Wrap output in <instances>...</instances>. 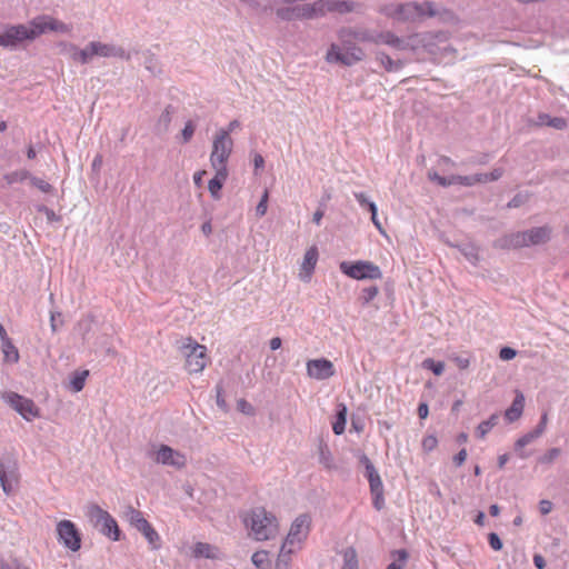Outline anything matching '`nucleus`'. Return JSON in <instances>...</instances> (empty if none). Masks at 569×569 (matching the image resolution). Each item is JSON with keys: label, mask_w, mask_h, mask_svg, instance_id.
<instances>
[{"label": "nucleus", "mask_w": 569, "mask_h": 569, "mask_svg": "<svg viewBox=\"0 0 569 569\" xmlns=\"http://www.w3.org/2000/svg\"><path fill=\"white\" fill-rule=\"evenodd\" d=\"M251 560L257 568L264 569L270 563L269 552L264 550L257 551L252 555Z\"/></svg>", "instance_id": "obj_36"}, {"label": "nucleus", "mask_w": 569, "mask_h": 569, "mask_svg": "<svg viewBox=\"0 0 569 569\" xmlns=\"http://www.w3.org/2000/svg\"><path fill=\"white\" fill-rule=\"evenodd\" d=\"M140 520H146L140 511H132L131 523L137 528Z\"/></svg>", "instance_id": "obj_57"}, {"label": "nucleus", "mask_w": 569, "mask_h": 569, "mask_svg": "<svg viewBox=\"0 0 569 569\" xmlns=\"http://www.w3.org/2000/svg\"><path fill=\"white\" fill-rule=\"evenodd\" d=\"M525 408V396L522 392L517 391L516 397L511 403V406L506 410L505 417L509 422H513L518 420Z\"/></svg>", "instance_id": "obj_22"}, {"label": "nucleus", "mask_w": 569, "mask_h": 569, "mask_svg": "<svg viewBox=\"0 0 569 569\" xmlns=\"http://www.w3.org/2000/svg\"><path fill=\"white\" fill-rule=\"evenodd\" d=\"M498 416L492 415L488 420L480 422L476 429L478 438L483 439L487 433L497 425Z\"/></svg>", "instance_id": "obj_33"}, {"label": "nucleus", "mask_w": 569, "mask_h": 569, "mask_svg": "<svg viewBox=\"0 0 569 569\" xmlns=\"http://www.w3.org/2000/svg\"><path fill=\"white\" fill-rule=\"evenodd\" d=\"M36 38L31 22L29 26H12L4 31L6 47H14L23 40H33Z\"/></svg>", "instance_id": "obj_14"}, {"label": "nucleus", "mask_w": 569, "mask_h": 569, "mask_svg": "<svg viewBox=\"0 0 569 569\" xmlns=\"http://www.w3.org/2000/svg\"><path fill=\"white\" fill-rule=\"evenodd\" d=\"M89 376L88 370L77 371L70 380V387L73 392H79L83 389L86 379Z\"/></svg>", "instance_id": "obj_34"}, {"label": "nucleus", "mask_w": 569, "mask_h": 569, "mask_svg": "<svg viewBox=\"0 0 569 569\" xmlns=\"http://www.w3.org/2000/svg\"><path fill=\"white\" fill-rule=\"evenodd\" d=\"M91 49L93 52V56L109 58V57H119V58H126L128 59L129 56L126 53V51L121 48H116L111 44L102 43L93 41L91 42Z\"/></svg>", "instance_id": "obj_20"}, {"label": "nucleus", "mask_w": 569, "mask_h": 569, "mask_svg": "<svg viewBox=\"0 0 569 569\" xmlns=\"http://www.w3.org/2000/svg\"><path fill=\"white\" fill-rule=\"evenodd\" d=\"M395 555L398 557L399 562H391L387 569H402L405 562L407 561L408 553L406 550H397Z\"/></svg>", "instance_id": "obj_44"}, {"label": "nucleus", "mask_w": 569, "mask_h": 569, "mask_svg": "<svg viewBox=\"0 0 569 569\" xmlns=\"http://www.w3.org/2000/svg\"><path fill=\"white\" fill-rule=\"evenodd\" d=\"M371 221L381 234H386L385 229L382 228L381 222L378 219L377 212L375 213V216L373 213L371 214Z\"/></svg>", "instance_id": "obj_59"}, {"label": "nucleus", "mask_w": 569, "mask_h": 569, "mask_svg": "<svg viewBox=\"0 0 569 569\" xmlns=\"http://www.w3.org/2000/svg\"><path fill=\"white\" fill-rule=\"evenodd\" d=\"M0 569H30V568H28L27 566H24L18 561H12V562L1 563Z\"/></svg>", "instance_id": "obj_53"}, {"label": "nucleus", "mask_w": 569, "mask_h": 569, "mask_svg": "<svg viewBox=\"0 0 569 569\" xmlns=\"http://www.w3.org/2000/svg\"><path fill=\"white\" fill-rule=\"evenodd\" d=\"M268 199H269V192H268V190H264L259 203L256 207V214L258 217H263L267 213Z\"/></svg>", "instance_id": "obj_43"}, {"label": "nucleus", "mask_w": 569, "mask_h": 569, "mask_svg": "<svg viewBox=\"0 0 569 569\" xmlns=\"http://www.w3.org/2000/svg\"><path fill=\"white\" fill-rule=\"evenodd\" d=\"M517 356V351L510 347H503L499 351V357L503 361H509Z\"/></svg>", "instance_id": "obj_47"}, {"label": "nucleus", "mask_w": 569, "mask_h": 569, "mask_svg": "<svg viewBox=\"0 0 569 569\" xmlns=\"http://www.w3.org/2000/svg\"><path fill=\"white\" fill-rule=\"evenodd\" d=\"M358 556L355 548H348L343 551V567L342 569H358Z\"/></svg>", "instance_id": "obj_32"}, {"label": "nucleus", "mask_w": 569, "mask_h": 569, "mask_svg": "<svg viewBox=\"0 0 569 569\" xmlns=\"http://www.w3.org/2000/svg\"><path fill=\"white\" fill-rule=\"evenodd\" d=\"M377 60L380 62V64L387 70V71H397L401 69L402 63L400 61H393L388 54L386 53H378Z\"/></svg>", "instance_id": "obj_35"}, {"label": "nucleus", "mask_w": 569, "mask_h": 569, "mask_svg": "<svg viewBox=\"0 0 569 569\" xmlns=\"http://www.w3.org/2000/svg\"><path fill=\"white\" fill-rule=\"evenodd\" d=\"M206 174V171L204 170H201V171H197L194 174H193V181H194V184L197 187H200L202 184V178L203 176Z\"/></svg>", "instance_id": "obj_60"}, {"label": "nucleus", "mask_w": 569, "mask_h": 569, "mask_svg": "<svg viewBox=\"0 0 569 569\" xmlns=\"http://www.w3.org/2000/svg\"><path fill=\"white\" fill-rule=\"evenodd\" d=\"M536 127H551L557 130H563L567 128V120L561 117H551L548 113H539L537 121L533 123Z\"/></svg>", "instance_id": "obj_23"}, {"label": "nucleus", "mask_w": 569, "mask_h": 569, "mask_svg": "<svg viewBox=\"0 0 569 569\" xmlns=\"http://www.w3.org/2000/svg\"><path fill=\"white\" fill-rule=\"evenodd\" d=\"M59 541L68 549L78 551L81 548V537L76 525L70 520H61L57 525Z\"/></svg>", "instance_id": "obj_11"}, {"label": "nucleus", "mask_w": 569, "mask_h": 569, "mask_svg": "<svg viewBox=\"0 0 569 569\" xmlns=\"http://www.w3.org/2000/svg\"><path fill=\"white\" fill-rule=\"evenodd\" d=\"M429 415V408L428 405L422 402L418 407V416L420 419H426Z\"/></svg>", "instance_id": "obj_55"}, {"label": "nucleus", "mask_w": 569, "mask_h": 569, "mask_svg": "<svg viewBox=\"0 0 569 569\" xmlns=\"http://www.w3.org/2000/svg\"><path fill=\"white\" fill-rule=\"evenodd\" d=\"M378 293H379V289L376 286L366 288L363 290L365 302L366 303L370 302L371 300H373L378 296Z\"/></svg>", "instance_id": "obj_48"}, {"label": "nucleus", "mask_w": 569, "mask_h": 569, "mask_svg": "<svg viewBox=\"0 0 569 569\" xmlns=\"http://www.w3.org/2000/svg\"><path fill=\"white\" fill-rule=\"evenodd\" d=\"M307 373L310 378L326 380L335 375V367L328 359H312L307 362Z\"/></svg>", "instance_id": "obj_16"}, {"label": "nucleus", "mask_w": 569, "mask_h": 569, "mask_svg": "<svg viewBox=\"0 0 569 569\" xmlns=\"http://www.w3.org/2000/svg\"><path fill=\"white\" fill-rule=\"evenodd\" d=\"M502 169L496 168L489 173H478L475 176H455L456 184L471 187L477 183L496 181L502 176Z\"/></svg>", "instance_id": "obj_17"}, {"label": "nucleus", "mask_w": 569, "mask_h": 569, "mask_svg": "<svg viewBox=\"0 0 569 569\" xmlns=\"http://www.w3.org/2000/svg\"><path fill=\"white\" fill-rule=\"evenodd\" d=\"M19 472L17 467L14 466L11 470H3L2 465H0V485L6 495L12 493L19 485Z\"/></svg>", "instance_id": "obj_19"}, {"label": "nucleus", "mask_w": 569, "mask_h": 569, "mask_svg": "<svg viewBox=\"0 0 569 569\" xmlns=\"http://www.w3.org/2000/svg\"><path fill=\"white\" fill-rule=\"evenodd\" d=\"M216 171L214 177L209 181L208 189L214 199L220 198V190L222 189L228 176V169H213Z\"/></svg>", "instance_id": "obj_21"}, {"label": "nucleus", "mask_w": 569, "mask_h": 569, "mask_svg": "<svg viewBox=\"0 0 569 569\" xmlns=\"http://www.w3.org/2000/svg\"><path fill=\"white\" fill-rule=\"evenodd\" d=\"M560 453L561 450L559 448H552L541 456L538 461L542 465H550L560 456Z\"/></svg>", "instance_id": "obj_41"}, {"label": "nucleus", "mask_w": 569, "mask_h": 569, "mask_svg": "<svg viewBox=\"0 0 569 569\" xmlns=\"http://www.w3.org/2000/svg\"><path fill=\"white\" fill-rule=\"evenodd\" d=\"M467 450L466 449H461L455 457H453V463L457 466V467H460L465 463L466 459H467Z\"/></svg>", "instance_id": "obj_51"}, {"label": "nucleus", "mask_w": 569, "mask_h": 569, "mask_svg": "<svg viewBox=\"0 0 569 569\" xmlns=\"http://www.w3.org/2000/svg\"><path fill=\"white\" fill-rule=\"evenodd\" d=\"M31 26L33 27L36 37H39L48 31L60 33H69L71 31V28L68 24L57 20L51 16L37 17L31 20Z\"/></svg>", "instance_id": "obj_12"}, {"label": "nucleus", "mask_w": 569, "mask_h": 569, "mask_svg": "<svg viewBox=\"0 0 569 569\" xmlns=\"http://www.w3.org/2000/svg\"><path fill=\"white\" fill-rule=\"evenodd\" d=\"M323 218V211L321 210H317L315 213H313V217H312V220L316 224H320L321 220Z\"/></svg>", "instance_id": "obj_64"}, {"label": "nucleus", "mask_w": 569, "mask_h": 569, "mask_svg": "<svg viewBox=\"0 0 569 569\" xmlns=\"http://www.w3.org/2000/svg\"><path fill=\"white\" fill-rule=\"evenodd\" d=\"M1 349L3 352L4 360L7 362L17 363L19 361V351L11 340H6L4 343L2 342Z\"/></svg>", "instance_id": "obj_30"}, {"label": "nucleus", "mask_w": 569, "mask_h": 569, "mask_svg": "<svg viewBox=\"0 0 569 569\" xmlns=\"http://www.w3.org/2000/svg\"><path fill=\"white\" fill-rule=\"evenodd\" d=\"M239 127H240V122L238 120H232L231 122H229V124L226 129H220L219 131L228 132V137H230L231 132H233Z\"/></svg>", "instance_id": "obj_56"}, {"label": "nucleus", "mask_w": 569, "mask_h": 569, "mask_svg": "<svg viewBox=\"0 0 569 569\" xmlns=\"http://www.w3.org/2000/svg\"><path fill=\"white\" fill-rule=\"evenodd\" d=\"M192 552L196 558L214 559L219 557L218 548L206 542H197L193 547Z\"/></svg>", "instance_id": "obj_26"}, {"label": "nucleus", "mask_w": 569, "mask_h": 569, "mask_svg": "<svg viewBox=\"0 0 569 569\" xmlns=\"http://www.w3.org/2000/svg\"><path fill=\"white\" fill-rule=\"evenodd\" d=\"M274 6L281 20L312 19L327 11L343 13L355 8L353 3L345 0H277Z\"/></svg>", "instance_id": "obj_2"}, {"label": "nucleus", "mask_w": 569, "mask_h": 569, "mask_svg": "<svg viewBox=\"0 0 569 569\" xmlns=\"http://www.w3.org/2000/svg\"><path fill=\"white\" fill-rule=\"evenodd\" d=\"M194 124L191 121H188L182 130V138L184 142L190 141L194 133Z\"/></svg>", "instance_id": "obj_49"}, {"label": "nucleus", "mask_w": 569, "mask_h": 569, "mask_svg": "<svg viewBox=\"0 0 569 569\" xmlns=\"http://www.w3.org/2000/svg\"><path fill=\"white\" fill-rule=\"evenodd\" d=\"M550 233L551 230L548 227L532 228L528 231L511 234L508 244L512 248L542 244L550 239Z\"/></svg>", "instance_id": "obj_9"}, {"label": "nucleus", "mask_w": 569, "mask_h": 569, "mask_svg": "<svg viewBox=\"0 0 569 569\" xmlns=\"http://www.w3.org/2000/svg\"><path fill=\"white\" fill-rule=\"evenodd\" d=\"M341 47L332 43L327 51L326 60L329 63H341L352 66L365 58V51L356 46V42L385 43L397 49H403V41L390 32L370 34L368 31H355L341 29L339 31Z\"/></svg>", "instance_id": "obj_1"}, {"label": "nucleus", "mask_w": 569, "mask_h": 569, "mask_svg": "<svg viewBox=\"0 0 569 569\" xmlns=\"http://www.w3.org/2000/svg\"><path fill=\"white\" fill-rule=\"evenodd\" d=\"M233 149V140L228 132L217 131L212 140L210 164L213 169H228V160Z\"/></svg>", "instance_id": "obj_6"}, {"label": "nucleus", "mask_w": 569, "mask_h": 569, "mask_svg": "<svg viewBox=\"0 0 569 569\" xmlns=\"http://www.w3.org/2000/svg\"><path fill=\"white\" fill-rule=\"evenodd\" d=\"M541 436V429H535L528 433H526L525 436L520 437L516 443H515V448L517 451H519V457L525 459L528 457V455L522 450V448H525L527 445H529L530 442H532L533 440H536L537 438H539Z\"/></svg>", "instance_id": "obj_29"}, {"label": "nucleus", "mask_w": 569, "mask_h": 569, "mask_svg": "<svg viewBox=\"0 0 569 569\" xmlns=\"http://www.w3.org/2000/svg\"><path fill=\"white\" fill-rule=\"evenodd\" d=\"M154 461L180 469L186 466L187 459L183 453L173 450L169 446L161 445L156 452Z\"/></svg>", "instance_id": "obj_15"}, {"label": "nucleus", "mask_w": 569, "mask_h": 569, "mask_svg": "<svg viewBox=\"0 0 569 569\" xmlns=\"http://www.w3.org/2000/svg\"><path fill=\"white\" fill-rule=\"evenodd\" d=\"M488 541H489L490 547L496 551H498L502 548V542H501L499 536L495 532L489 533Z\"/></svg>", "instance_id": "obj_50"}, {"label": "nucleus", "mask_w": 569, "mask_h": 569, "mask_svg": "<svg viewBox=\"0 0 569 569\" xmlns=\"http://www.w3.org/2000/svg\"><path fill=\"white\" fill-rule=\"evenodd\" d=\"M437 446H438V439L433 435L426 436L421 441V447H422L423 451H426V452H430V451L435 450L437 448Z\"/></svg>", "instance_id": "obj_42"}, {"label": "nucleus", "mask_w": 569, "mask_h": 569, "mask_svg": "<svg viewBox=\"0 0 569 569\" xmlns=\"http://www.w3.org/2000/svg\"><path fill=\"white\" fill-rule=\"evenodd\" d=\"M339 407L340 409L337 412L336 421L332 425V430L336 435L345 432L347 421V407L345 405H340Z\"/></svg>", "instance_id": "obj_31"}, {"label": "nucleus", "mask_w": 569, "mask_h": 569, "mask_svg": "<svg viewBox=\"0 0 569 569\" xmlns=\"http://www.w3.org/2000/svg\"><path fill=\"white\" fill-rule=\"evenodd\" d=\"M93 57L94 56L91 49V42L84 49L76 51L72 56L73 60L79 61L81 63L89 62Z\"/></svg>", "instance_id": "obj_39"}, {"label": "nucleus", "mask_w": 569, "mask_h": 569, "mask_svg": "<svg viewBox=\"0 0 569 569\" xmlns=\"http://www.w3.org/2000/svg\"><path fill=\"white\" fill-rule=\"evenodd\" d=\"M137 529L146 537L153 549L159 548L160 537L148 520H140Z\"/></svg>", "instance_id": "obj_25"}, {"label": "nucleus", "mask_w": 569, "mask_h": 569, "mask_svg": "<svg viewBox=\"0 0 569 569\" xmlns=\"http://www.w3.org/2000/svg\"><path fill=\"white\" fill-rule=\"evenodd\" d=\"M312 518L309 513H301L291 522L288 535L283 541L287 547L300 550L311 530Z\"/></svg>", "instance_id": "obj_8"}, {"label": "nucleus", "mask_w": 569, "mask_h": 569, "mask_svg": "<svg viewBox=\"0 0 569 569\" xmlns=\"http://www.w3.org/2000/svg\"><path fill=\"white\" fill-rule=\"evenodd\" d=\"M367 477L370 485V491L372 495V502L377 510H381L385 505L383 497V485L381 478L375 467L368 462L367 467Z\"/></svg>", "instance_id": "obj_13"}, {"label": "nucleus", "mask_w": 569, "mask_h": 569, "mask_svg": "<svg viewBox=\"0 0 569 569\" xmlns=\"http://www.w3.org/2000/svg\"><path fill=\"white\" fill-rule=\"evenodd\" d=\"M425 369L431 370L436 376H441L445 370V363L441 361H435L431 358H427L422 361Z\"/></svg>", "instance_id": "obj_40"}, {"label": "nucleus", "mask_w": 569, "mask_h": 569, "mask_svg": "<svg viewBox=\"0 0 569 569\" xmlns=\"http://www.w3.org/2000/svg\"><path fill=\"white\" fill-rule=\"evenodd\" d=\"M181 351L186 358V369L189 373H200L207 367L210 358L207 348L191 337L184 339Z\"/></svg>", "instance_id": "obj_5"}, {"label": "nucleus", "mask_w": 569, "mask_h": 569, "mask_svg": "<svg viewBox=\"0 0 569 569\" xmlns=\"http://www.w3.org/2000/svg\"><path fill=\"white\" fill-rule=\"evenodd\" d=\"M355 197H356V199H357V201L359 202V204H360V206H362V207H367V204H368V202H369V201H368V199L366 198L365 193H362V192H357V193H355Z\"/></svg>", "instance_id": "obj_61"}, {"label": "nucleus", "mask_w": 569, "mask_h": 569, "mask_svg": "<svg viewBox=\"0 0 569 569\" xmlns=\"http://www.w3.org/2000/svg\"><path fill=\"white\" fill-rule=\"evenodd\" d=\"M451 360L456 363V366L460 369V370H466L469 368L470 366V357L469 356H461V355H456V356H452L451 357Z\"/></svg>", "instance_id": "obj_46"}, {"label": "nucleus", "mask_w": 569, "mask_h": 569, "mask_svg": "<svg viewBox=\"0 0 569 569\" xmlns=\"http://www.w3.org/2000/svg\"><path fill=\"white\" fill-rule=\"evenodd\" d=\"M297 551V549L287 547L282 543L274 569H289L291 565V556Z\"/></svg>", "instance_id": "obj_28"}, {"label": "nucleus", "mask_w": 569, "mask_h": 569, "mask_svg": "<svg viewBox=\"0 0 569 569\" xmlns=\"http://www.w3.org/2000/svg\"><path fill=\"white\" fill-rule=\"evenodd\" d=\"M552 509V503L549 500H541L539 502V510L542 515H548Z\"/></svg>", "instance_id": "obj_54"}, {"label": "nucleus", "mask_w": 569, "mask_h": 569, "mask_svg": "<svg viewBox=\"0 0 569 569\" xmlns=\"http://www.w3.org/2000/svg\"><path fill=\"white\" fill-rule=\"evenodd\" d=\"M86 515L89 521L94 526L99 527L103 520H109V512L100 508L98 505L92 503L87 507Z\"/></svg>", "instance_id": "obj_24"}, {"label": "nucleus", "mask_w": 569, "mask_h": 569, "mask_svg": "<svg viewBox=\"0 0 569 569\" xmlns=\"http://www.w3.org/2000/svg\"><path fill=\"white\" fill-rule=\"evenodd\" d=\"M281 343H282L281 339L279 337H274L270 340V348L272 350H277L281 347Z\"/></svg>", "instance_id": "obj_63"}, {"label": "nucleus", "mask_w": 569, "mask_h": 569, "mask_svg": "<svg viewBox=\"0 0 569 569\" xmlns=\"http://www.w3.org/2000/svg\"><path fill=\"white\" fill-rule=\"evenodd\" d=\"M428 178H429V180L438 183L441 187H449V186L456 184L455 176L447 178V177H442V176L438 174L436 171H429Z\"/></svg>", "instance_id": "obj_38"}, {"label": "nucleus", "mask_w": 569, "mask_h": 569, "mask_svg": "<svg viewBox=\"0 0 569 569\" xmlns=\"http://www.w3.org/2000/svg\"><path fill=\"white\" fill-rule=\"evenodd\" d=\"M253 163L256 169L262 168L264 166V160L261 154H256L253 158Z\"/></svg>", "instance_id": "obj_62"}, {"label": "nucleus", "mask_w": 569, "mask_h": 569, "mask_svg": "<svg viewBox=\"0 0 569 569\" xmlns=\"http://www.w3.org/2000/svg\"><path fill=\"white\" fill-rule=\"evenodd\" d=\"M29 178V172L27 170H18L10 173L4 174L3 179L7 184H13L17 182H22Z\"/></svg>", "instance_id": "obj_37"}, {"label": "nucleus", "mask_w": 569, "mask_h": 569, "mask_svg": "<svg viewBox=\"0 0 569 569\" xmlns=\"http://www.w3.org/2000/svg\"><path fill=\"white\" fill-rule=\"evenodd\" d=\"M30 182L33 187L38 188L40 191H42L44 193H49L53 190L52 186L49 182H47L40 178L32 177L30 179Z\"/></svg>", "instance_id": "obj_45"}, {"label": "nucleus", "mask_w": 569, "mask_h": 569, "mask_svg": "<svg viewBox=\"0 0 569 569\" xmlns=\"http://www.w3.org/2000/svg\"><path fill=\"white\" fill-rule=\"evenodd\" d=\"M243 521L250 535L258 541L272 539L279 532L277 517L262 507L250 510Z\"/></svg>", "instance_id": "obj_3"}, {"label": "nucleus", "mask_w": 569, "mask_h": 569, "mask_svg": "<svg viewBox=\"0 0 569 569\" xmlns=\"http://www.w3.org/2000/svg\"><path fill=\"white\" fill-rule=\"evenodd\" d=\"M385 12L387 16L398 21H416L427 17H433L437 13L431 2H410L397 7H386Z\"/></svg>", "instance_id": "obj_4"}, {"label": "nucleus", "mask_w": 569, "mask_h": 569, "mask_svg": "<svg viewBox=\"0 0 569 569\" xmlns=\"http://www.w3.org/2000/svg\"><path fill=\"white\" fill-rule=\"evenodd\" d=\"M339 268L343 274L355 280H377L382 278V271L379 266L368 260L343 261Z\"/></svg>", "instance_id": "obj_7"}, {"label": "nucleus", "mask_w": 569, "mask_h": 569, "mask_svg": "<svg viewBox=\"0 0 569 569\" xmlns=\"http://www.w3.org/2000/svg\"><path fill=\"white\" fill-rule=\"evenodd\" d=\"M109 519H110V522H109V520H103L100 522V526H99L100 531L104 536L112 539L113 541H118L120 539V529L118 527L117 521L110 513H109Z\"/></svg>", "instance_id": "obj_27"}, {"label": "nucleus", "mask_w": 569, "mask_h": 569, "mask_svg": "<svg viewBox=\"0 0 569 569\" xmlns=\"http://www.w3.org/2000/svg\"><path fill=\"white\" fill-rule=\"evenodd\" d=\"M238 408L243 413H247V415H252L253 413L252 406L248 401H246L244 399H241V400L238 401Z\"/></svg>", "instance_id": "obj_52"}, {"label": "nucleus", "mask_w": 569, "mask_h": 569, "mask_svg": "<svg viewBox=\"0 0 569 569\" xmlns=\"http://www.w3.org/2000/svg\"><path fill=\"white\" fill-rule=\"evenodd\" d=\"M2 399L28 421L40 415L39 408L31 399L24 398L16 392H6L2 395Z\"/></svg>", "instance_id": "obj_10"}, {"label": "nucleus", "mask_w": 569, "mask_h": 569, "mask_svg": "<svg viewBox=\"0 0 569 569\" xmlns=\"http://www.w3.org/2000/svg\"><path fill=\"white\" fill-rule=\"evenodd\" d=\"M319 252L316 246H311L305 253L303 261L301 263L299 277L303 281H309L316 264L318 262Z\"/></svg>", "instance_id": "obj_18"}, {"label": "nucleus", "mask_w": 569, "mask_h": 569, "mask_svg": "<svg viewBox=\"0 0 569 569\" xmlns=\"http://www.w3.org/2000/svg\"><path fill=\"white\" fill-rule=\"evenodd\" d=\"M533 563L538 569H543L546 567V561L542 556L535 555L533 557Z\"/></svg>", "instance_id": "obj_58"}]
</instances>
